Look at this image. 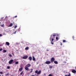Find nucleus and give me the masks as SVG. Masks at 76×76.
Returning <instances> with one entry per match:
<instances>
[{
	"label": "nucleus",
	"mask_w": 76,
	"mask_h": 76,
	"mask_svg": "<svg viewBox=\"0 0 76 76\" xmlns=\"http://www.w3.org/2000/svg\"><path fill=\"white\" fill-rule=\"evenodd\" d=\"M23 71H22L20 73V75H22V74H23Z\"/></svg>",
	"instance_id": "obj_23"
},
{
	"label": "nucleus",
	"mask_w": 76,
	"mask_h": 76,
	"mask_svg": "<svg viewBox=\"0 0 76 76\" xmlns=\"http://www.w3.org/2000/svg\"><path fill=\"white\" fill-rule=\"evenodd\" d=\"M50 68H53V66H49Z\"/></svg>",
	"instance_id": "obj_37"
},
{
	"label": "nucleus",
	"mask_w": 76,
	"mask_h": 76,
	"mask_svg": "<svg viewBox=\"0 0 76 76\" xmlns=\"http://www.w3.org/2000/svg\"><path fill=\"white\" fill-rule=\"evenodd\" d=\"M75 69L76 70V66L75 67Z\"/></svg>",
	"instance_id": "obj_42"
},
{
	"label": "nucleus",
	"mask_w": 76,
	"mask_h": 76,
	"mask_svg": "<svg viewBox=\"0 0 76 76\" xmlns=\"http://www.w3.org/2000/svg\"><path fill=\"white\" fill-rule=\"evenodd\" d=\"M25 50H29V48L28 47H27L25 48Z\"/></svg>",
	"instance_id": "obj_17"
},
{
	"label": "nucleus",
	"mask_w": 76,
	"mask_h": 76,
	"mask_svg": "<svg viewBox=\"0 0 76 76\" xmlns=\"http://www.w3.org/2000/svg\"><path fill=\"white\" fill-rule=\"evenodd\" d=\"M16 32H17V31H15V32H14L13 34H16Z\"/></svg>",
	"instance_id": "obj_28"
},
{
	"label": "nucleus",
	"mask_w": 76,
	"mask_h": 76,
	"mask_svg": "<svg viewBox=\"0 0 76 76\" xmlns=\"http://www.w3.org/2000/svg\"><path fill=\"white\" fill-rule=\"evenodd\" d=\"M22 70H23V68L21 67L19 69V71H20V72H21V71H22Z\"/></svg>",
	"instance_id": "obj_14"
},
{
	"label": "nucleus",
	"mask_w": 76,
	"mask_h": 76,
	"mask_svg": "<svg viewBox=\"0 0 76 76\" xmlns=\"http://www.w3.org/2000/svg\"><path fill=\"white\" fill-rule=\"evenodd\" d=\"M15 44H16V45H18L19 44H18V43H16Z\"/></svg>",
	"instance_id": "obj_34"
},
{
	"label": "nucleus",
	"mask_w": 76,
	"mask_h": 76,
	"mask_svg": "<svg viewBox=\"0 0 76 76\" xmlns=\"http://www.w3.org/2000/svg\"><path fill=\"white\" fill-rule=\"evenodd\" d=\"M17 16H16L14 18H17Z\"/></svg>",
	"instance_id": "obj_40"
},
{
	"label": "nucleus",
	"mask_w": 76,
	"mask_h": 76,
	"mask_svg": "<svg viewBox=\"0 0 76 76\" xmlns=\"http://www.w3.org/2000/svg\"><path fill=\"white\" fill-rule=\"evenodd\" d=\"M6 44L7 45H10V43H9V42H6Z\"/></svg>",
	"instance_id": "obj_12"
},
{
	"label": "nucleus",
	"mask_w": 76,
	"mask_h": 76,
	"mask_svg": "<svg viewBox=\"0 0 76 76\" xmlns=\"http://www.w3.org/2000/svg\"><path fill=\"white\" fill-rule=\"evenodd\" d=\"M60 44H61V45L62 46V43H61V42H60Z\"/></svg>",
	"instance_id": "obj_36"
},
{
	"label": "nucleus",
	"mask_w": 76,
	"mask_h": 76,
	"mask_svg": "<svg viewBox=\"0 0 76 76\" xmlns=\"http://www.w3.org/2000/svg\"><path fill=\"white\" fill-rule=\"evenodd\" d=\"M45 63L47 64H51V62L50 61H47L45 62Z\"/></svg>",
	"instance_id": "obj_6"
},
{
	"label": "nucleus",
	"mask_w": 76,
	"mask_h": 76,
	"mask_svg": "<svg viewBox=\"0 0 76 76\" xmlns=\"http://www.w3.org/2000/svg\"><path fill=\"white\" fill-rule=\"evenodd\" d=\"M3 51L4 53H6V52H7V51L5 50H4Z\"/></svg>",
	"instance_id": "obj_21"
},
{
	"label": "nucleus",
	"mask_w": 76,
	"mask_h": 76,
	"mask_svg": "<svg viewBox=\"0 0 76 76\" xmlns=\"http://www.w3.org/2000/svg\"><path fill=\"white\" fill-rule=\"evenodd\" d=\"M28 56L27 55H26L25 56H23V59H27V58H28Z\"/></svg>",
	"instance_id": "obj_4"
},
{
	"label": "nucleus",
	"mask_w": 76,
	"mask_h": 76,
	"mask_svg": "<svg viewBox=\"0 0 76 76\" xmlns=\"http://www.w3.org/2000/svg\"><path fill=\"white\" fill-rule=\"evenodd\" d=\"M53 37H56V34L55 33H53Z\"/></svg>",
	"instance_id": "obj_16"
},
{
	"label": "nucleus",
	"mask_w": 76,
	"mask_h": 76,
	"mask_svg": "<svg viewBox=\"0 0 76 76\" xmlns=\"http://www.w3.org/2000/svg\"><path fill=\"white\" fill-rule=\"evenodd\" d=\"M31 71L30 72V73H32L33 71V69H31Z\"/></svg>",
	"instance_id": "obj_24"
},
{
	"label": "nucleus",
	"mask_w": 76,
	"mask_h": 76,
	"mask_svg": "<svg viewBox=\"0 0 76 76\" xmlns=\"http://www.w3.org/2000/svg\"><path fill=\"white\" fill-rule=\"evenodd\" d=\"M63 42H66L67 41H66V40H63Z\"/></svg>",
	"instance_id": "obj_19"
},
{
	"label": "nucleus",
	"mask_w": 76,
	"mask_h": 76,
	"mask_svg": "<svg viewBox=\"0 0 76 76\" xmlns=\"http://www.w3.org/2000/svg\"><path fill=\"white\" fill-rule=\"evenodd\" d=\"M65 76H71L70 75V74H69V75H65Z\"/></svg>",
	"instance_id": "obj_20"
},
{
	"label": "nucleus",
	"mask_w": 76,
	"mask_h": 76,
	"mask_svg": "<svg viewBox=\"0 0 76 76\" xmlns=\"http://www.w3.org/2000/svg\"><path fill=\"white\" fill-rule=\"evenodd\" d=\"M35 73H37V75H39L41 73V71L40 70L38 71V70H37L35 71Z\"/></svg>",
	"instance_id": "obj_1"
},
{
	"label": "nucleus",
	"mask_w": 76,
	"mask_h": 76,
	"mask_svg": "<svg viewBox=\"0 0 76 76\" xmlns=\"http://www.w3.org/2000/svg\"><path fill=\"white\" fill-rule=\"evenodd\" d=\"M0 73L1 74V75H2V74H3V72H0Z\"/></svg>",
	"instance_id": "obj_33"
},
{
	"label": "nucleus",
	"mask_w": 76,
	"mask_h": 76,
	"mask_svg": "<svg viewBox=\"0 0 76 76\" xmlns=\"http://www.w3.org/2000/svg\"><path fill=\"white\" fill-rule=\"evenodd\" d=\"M1 27H4V24L2 25H1Z\"/></svg>",
	"instance_id": "obj_27"
},
{
	"label": "nucleus",
	"mask_w": 76,
	"mask_h": 76,
	"mask_svg": "<svg viewBox=\"0 0 76 76\" xmlns=\"http://www.w3.org/2000/svg\"><path fill=\"white\" fill-rule=\"evenodd\" d=\"M72 73H76V71L75 70H72Z\"/></svg>",
	"instance_id": "obj_9"
},
{
	"label": "nucleus",
	"mask_w": 76,
	"mask_h": 76,
	"mask_svg": "<svg viewBox=\"0 0 76 76\" xmlns=\"http://www.w3.org/2000/svg\"><path fill=\"white\" fill-rule=\"evenodd\" d=\"M48 76H53V75H52L51 74H49Z\"/></svg>",
	"instance_id": "obj_35"
},
{
	"label": "nucleus",
	"mask_w": 76,
	"mask_h": 76,
	"mask_svg": "<svg viewBox=\"0 0 76 76\" xmlns=\"http://www.w3.org/2000/svg\"><path fill=\"white\" fill-rule=\"evenodd\" d=\"M18 63H19V62H18V61H17L15 62V64H18Z\"/></svg>",
	"instance_id": "obj_22"
},
{
	"label": "nucleus",
	"mask_w": 76,
	"mask_h": 76,
	"mask_svg": "<svg viewBox=\"0 0 76 76\" xmlns=\"http://www.w3.org/2000/svg\"><path fill=\"white\" fill-rule=\"evenodd\" d=\"M54 38H55V37H53L51 39L52 41H54Z\"/></svg>",
	"instance_id": "obj_18"
},
{
	"label": "nucleus",
	"mask_w": 76,
	"mask_h": 76,
	"mask_svg": "<svg viewBox=\"0 0 76 76\" xmlns=\"http://www.w3.org/2000/svg\"><path fill=\"white\" fill-rule=\"evenodd\" d=\"M28 59L29 60H30V61H31V60H32V57L30 56L28 57Z\"/></svg>",
	"instance_id": "obj_11"
},
{
	"label": "nucleus",
	"mask_w": 76,
	"mask_h": 76,
	"mask_svg": "<svg viewBox=\"0 0 76 76\" xmlns=\"http://www.w3.org/2000/svg\"><path fill=\"white\" fill-rule=\"evenodd\" d=\"M72 38L73 39H74V36H72Z\"/></svg>",
	"instance_id": "obj_38"
},
{
	"label": "nucleus",
	"mask_w": 76,
	"mask_h": 76,
	"mask_svg": "<svg viewBox=\"0 0 76 76\" xmlns=\"http://www.w3.org/2000/svg\"><path fill=\"white\" fill-rule=\"evenodd\" d=\"M25 69L26 70H28V71H29L30 70V69H29V68L27 66H25Z\"/></svg>",
	"instance_id": "obj_7"
},
{
	"label": "nucleus",
	"mask_w": 76,
	"mask_h": 76,
	"mask_svg": "<svg viewBox=\"0 0 76 76\" xmlns=\"http://www.w3.org/2000/svg\"><path fill=\"white\" fill-rule=\"evenodd\" d=\"M52 37H53V34H52L51 35V36L50 37V42H51V44H52V45H53V44H54V43L53 42H52V41H51V39L52 38Z\"/></svg>",
	"instance_id": "obj_3"
},
{
	"label": "nucleus",
	"mask_w": 76,
	"mask_h": 76,
	"mask_svg": "<svg viewBox=\"0 0 76 76\" xmlns=\"http://www.w3.org/2000/svg\"><path fill=\"white\" fill-rule=\"evenodd\" d=\"M54 63L56 64H58V62L57 61H54Z\"/></svg>",
	"instance_id": "obj_10"
},
{
	"label": "nucleus",
	"mask_w": 76,
	"mask_h": 76,
	"mask_svg": "<svg viewBox=\"0 0 76 76\" xmlns=\"http://www.w3.org/2000/svg\"><path fill=\"white\" fill-rule=\"evenodd\" d=\"M12 26H13V23H11L8 26L9 27H11Z\"/></svg>",
	"instance_id": "obj_13"
},
{
	"label": "nucleus",
	"mask_w": 76,
	"mask_h": 76,
	"mask_svg": "<svg viewBox=\"0 0 76 76\" xmlns=\"http://www.w3.org/2000/svg\"><path fill=\"white\" fill-rule=\"evenodd\" d=\"M9 56L10 57H12V56L11 55V54L9 55Z\"/></svg>",
	"instance_id": "obj_31"
},
{
	"label": "nucleus",
	"mask_w": 76,
	"mask_h": 76,
	"mask_svg": "<svg viewBox=\"0 0 76 76\" xmlns=\"http://www.w3.org/2000/svg\"><path fill=\"white\" fill-rule=\"evenodd\" d=\"M55 60V58H54L52 57L50 59V61L51 63H53V61L54 62Z\"/></svg>",
	"instance_id": "obj_2"
},
{
	"label": "nucleus",
	"mask_w": 76,
	"mask_h": 76,
	"mask_svg": "<svg viewBox=\"0 0 76 76\" xmlns=\"http://www.w3.org/2000/svg\"><path fill=\"white\" fill-rule=\"evenodd\" d=\"M1 36H2V35H1V34H0V37H1Z\"/></svg>",
	"instance_id": "obj_41"
},
{
	"label": "nucleus",
	"mask_w": 76,
	"mask_h": 76,
	"mask_svg": "<svg viewBox=\"0 0 76 76\" xmlns=\"http://www.w3.org/2000/svg\"><path fill=\"white\" fill-rule=\"evenodd\" d=\"M7 69H10V66H7Z\"/></svg>",
	"instance_id": "obj_25"
},
{
	"label": "nucleus",
	"mask_w": 76,
	"mask_h": 76,
	"mask_svg": "<svg viewBox=\"0 0 76 76\" xmlns=\"http://www.w3.org/2000/svg\"><path fill=\"white\" fill-rule=\"evenodd\" d=\"M31 65L30 64H28L27 65H26L25 66L26 67H29L30 66H31Z\"/></svg>",
	"instance_id": "obj_8"
},
{
	"label": "nucleus",
	"mask_w": 76,
	"mask_h": 76,
	"mask_svg": "<svg viewBox=\"0 0 76 76\" xmlns=\"http://www.w3.org/2000/svg\"><path fill=\"white\" fill-rule=\"evenodd\" d=\"M32 58L33 61H35V57H34V56L32 57Z\"/></svg>",
	"instance_id": "obj_15"
},
{
	"label": "nucleus",
	"mask_w": 76,
	"mask_h": 76,
	"mask_svg": "<svg viewBox=\"0 0 76 76\" xmlns=\"http://www.w3.org/2000/svg\"><path fill=\"white\" fill-rule=\"evenodd\" d=\"M13 59H11L9 61V63L10 64H11L13 63Z\"/></svg>",
	"instance_id": "obj_5"
},
{
	"label": "nucleus",
	"mask_w": 76,
	"mask_h": 76,
	"mask_svg": "<svg viewBox=\"0 0 76 76\" xmlns=\"http://www.w3.org/2000/svg\"><path fill=\"white\" fill-rule=\"evenodd\" d=\"M56 40H58V37H56Z\"/></svg>",
	"instance_id": "obj_32"
},
{
	"label": "nucleus",
	"mask_w": 76,
	"mask_h": 76,
	"mask_svg": "<svg viewBox=\"0 0 76 76\" xmlns=\"http://www.w3.org/2000/svg\"><path fill=\"white\" fill-rule=\"evenodd\" d=\"M9 73H8L6 74V76H9Z\"/></svg>",
	"instance_id": "obj_29"
},
{
	"label": "nucleus",
	"mask_w": 76,
	"mask_h": 76,
	"mask_svg": "<svg viewBox=\"0 0 76 76\" xmlns=\"http://www.w3.org/2000/svg\"><path fill=\"white\" fill-rule=\"evenodd\" d=\"M18 27V26H15L14 27L15 29H16Z\"/></svg>",
	"instance_id": "obj_26"
},
{
	"label": "nucleus",
	"mask_w": 76,
	"mask_h": 76,
	"mask_svg": "<svg viewBox=\"0 0 76 76\" xmlns=\"http://www.w3.org/2000/svg\"><path fill=\"white\" fill-rule=\"evenodd\" d=\"M3 51V49L2 48L0 49V51Z\"/></svg>",
	"instance_id": "obj_30"
},
{
	"label": "nucleus",
	"mask_w": 76,
	"mask_h": 76,
	"mask_svg": "<svg viewBox=\"0 0 76 76\" xmlns=\"http://www.w3.org/2000/svg\"><path fill=\"white\" fill-rule=\"evenodd\" d=\"M1 23V22H0V23Z\"/></svg>",
	"instance_id": "obj_43"
},
{
	"label": "nucleus",
	"mask_w": 76,
	"mask_h": 76,
	"mask_svg": "<svg viewBox=\"0 0 76 76\" xmlns=\"http://www.w3.org/2000/svg\"><path fill=\"white\" fill-rule=\"evenodd\" d=\"M47 51H49V50H48V49H47Z\"/></svg>",
	"instance_id": "obj_39"
}]
</instances>
